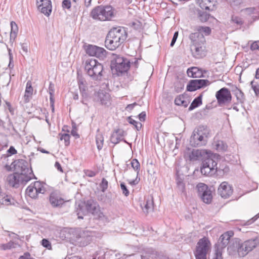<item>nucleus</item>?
<instances>
[{
	"label": "nucleus",
	"instance_id": "obj_1",
	"mask_svg": "<svg viewBox=\"0 0 259 259\" xmlns=\"http://www.w3.org/2000/svg\"><path fill=\"white\" fill-rule=\"evenodd\" d=\"M127 32L124 27H114L108 33L105 44L106 47L110 50H115L126 40Z\"/></svg>",
	"mask_w": 259,
	"mask_h": 259
},
{
	"label": "nucleus",
	"instance_id": "obj_2",
	"mask_svg": "<svg viewBox=\"0 0 259 259\" xmlns=\"http://www.w3.org/2000/svg\"><path fill=\"white\" fill-rule=\"evenodd\" d=\"M209 135V131L206 126H199L194 129L190 137V145L194 147L205 145Z\"/></svg>",
	"mask_w": 259,
	"mask_h": 259
},
{
	"label": "nucleus",
	"instance_id": "obj_3",
	"mask_svg": "<svg viewBox=\"0 0 259 259\" xmlns=\"http://www.w3.org/2000/svg\"><path fill=\"white\" fill-rule=\"evenodd\" d=\"M90 16L97 21H110L114 17V10L110 6H98L94 8Z\"/></svg>",
	"mask_w": 259,
	"mask_h": 259
},
{
	"label": "nucleus",
	"instance_id": "obj_4",
	"mask_svg": "<svg viewBox=\"0 0 259 259\" xmlns=\"http://www.w3.org/2000/svg\"><path fill=\"white\" fill-rule=\"evenodd\" d=\"M84 70L93 80H98L102 76L103 66L96 59H88L85 62Z\"/></svg>",
	"mask_w": 259,
	"mask_h": 259
},
{
	"label": "nucleus",
	"instance_id": "obj_5",
	"mask_svg": "<svg viewBox=\"0 0 259 259\" xmlns=\"http://www.w3.org/2000/svg\"><path fill=\"white\" fill-rule=\"evenodd\" d=\"M219 170L217 167V161L216 158L211 152L208 154V156L206 157L202 162L201 172L206 176H212Z\"/></svg>",
	"mask_w": 259,
	"mask_h": 259
},
{
	"label": "nucleus",
	"instance_id": "obj_6",
	"mask_svg": "<svg viewBox=\"0 0 259 259\" xmlns=\"http://www.w3.org/2000/svg\"><path fill=\"white\" fill-rule=\"evenodd\" d=\"M99 211V205L98 203L93 200L89 199L86 201L79 203L76 207V212L78 219H83V216L80 215V213L85 215L88 213L97 214Z\"/></svg>",
	"mask_w": 259,
	"mask_h": 259
},
{
	"label": "nucleus",
	"instance_id": "obj_7",
	"mask_svg": "<svg viewBox=\"0 0 259 259\" xmlns=\"http://www.w3.org/2000/svg\"><path fill=\"white\" fill-rule=\"evenodd\" d=\"M113 59L111 61V68H114L118 75L126 72L130 69L131 61L127 58L116 54H113Z\"/></svg>",
	"mask_w": 259,
	"mask_h": 259
},
{
	"label": "nucleus",
	"instance_id": "obj_8",
	"mask_svg": "<svg viewBox=\"0 0 259 259\" xmlns=\"http://www.w3.org/2000/svg\"><path fill=\"white\" fill-rule=\"evenodd\" d=\"M210 248L211 243L208 238L204 237L199 239L194 252L196 259H207Z\"/></svg>",
	"mask_w": 259,
	"mask_h": 259
},
{
	"label": "nucleus",
	"instance_id": "obj_9",
	"mask_svg": "<svg viewBox=\"0 0 259 259\" xmlns=\"http://www.w3.org/2000/svg\"><path fill=\"white\" fill-rule=\"evenodd\" d=\"M14 169L16 172L23 176H30L31 180L34 177L32 170L29 168L28 162L23 159H19L15 162Z\"/></svg>",
	"mask_w": 259,
	"mask_h": 259
},
{
	"label": "nucleus",
	"instance_id": "obj_10",
	"mask_svg": "<svg viewBox=\"0 0 259 259\" xmlns=\"http://www.w3.org/2000/svg\"><path fill=\"white\" fill-rule=\"evenodd\" d=\"M45 192L44 184L39 181L32 183L26 190V194L33 199L37 198L38 194H44Z\"/></svg>",
	"mask_w": 259,
	"mask_h": 259
},
{
	"label": "nucleus",
	"instance_id": "obj_11",
	"mask_svg": "<svg viewBox=\"0 0 259 259\" xmlns=\"http://www.w3.org/2000/svg\"><path fill=\"white\" fill-rule=\"evenodd\" d=\"M30 180H31L30 176H23V175H19L18 172L9 175L6 179L8 184L15 188H18L20 184H26Z\"/></svg>",
	"mask_w": 259,
	"mask_h": 259
},
{
	"label": "nucleus",
	"instance_id": "obj_12",
	"mask_svg": "<svg viewBox=\"0 0 259 259\" xmlns=\"http://www.w3.org/2000/svg\"><path fill=\"white\" fill-rule=\"evenodd\" d=\"M234 235L232 231H227L223 234L219 239L218 243L215 245V252L222 254L223 250L230 243L231 237Z\"/></svg>",
	"mask_w": 259,
	"mask_h": 259
},
{
	"label": "nucleus",
	"instance_id": "obj_13",
	"mask_svg": "<svg viewBox=\"0 0 259 259\" xmlns=\"http://www.w3.org/2000/svg\"><path fill=\"white\" fill-rule=\"evenodd\" d=\"M227 249L229 255L235 257H243L240 252V251L242 252L243 249L242 247V241L239 238H235L232 239Z\"/></svg>",
	"mask_w": 259,
	"mask_h": 259
},
{
	"label": "nucleus",
	"instance_id": "obj_14",
	"mask_svg": "<svg viewBox=\"0 0 259 259\" xmlns=\"http://www.w3.org/2000/svg\"><path fill=\"white\" fill-rule=\"evenodd\" d=\"M87 54L91 56H95L100 59H104L106 56V51L101 47L89 45L85 48Z\"/></svg>",
	"mask_w": 259,
	"mask_h": 259
},
{
	"label": "nucleus",
	"instance_id": "obj_15",
	"mask_svg": "<svg viewBox=\"0 0 259 259\" xmlns=\"http://www.w3.org/2000/svg\"><path fill=\"white\" fill-rule=\"evenodd\" d=\"M210 151L203 149H193L189 153L185 154L190 161L203 160L206 157L208 156Z\"/></svg>",
	"mask_w": 259,
	"mask_h": 259
},
{
	"label": "nucleus",
	"instance_id": "obj_16",
	"mask_svg": "<svg viewBox=\"0 0 259 259\" xmlns=\"http://www.w3.org/2000/svg\"><path fill=\"white\" fill-rule=\"evenodd\" d=\"M215 96L220 105L230 102L232 99L230 92L226 88H223L218 91L216 93Z\"/></svg>",
	"mask_w": 259,
	"mask_h": 259
},
{
	"label": "nucleus",
	"instance_id": "obj_17",
	"mask_svg": "<svg viewBox=\"0 0 259 259\" xmlns=\"http://www.w3.org/2000/svg\"><path fill=\"white\" fill-rule=\"evenodd\" d=\"M94 100L106 106H109L111 104L110 94L103 90H100L95 93Z\"/></svg>",
	"mask_w": 259,
	"mask_h": 259
},
{
	"label": "nucleus",
	"instance_id": "obj_18",
	"mask_svg": "<svg viewBox=\"0 0 259 259\" xmlns=\"http://www.w3.org/2000/svg\"><path fill=\"white\" fill-rule=\"evenodd\" d=\"M259 244V239L258 238L253 239H249L242 242V247L243 250L242 252L240 251V254L242 256H245L250 251L252 250L257 244Z\"/></svg>",
	"mask_w": 259,
	"mask_h": 259
},
{
	"label": "nucleus",
	"instance_id": "obj_19",
	"mask_svg": "<svg viewBox=\"0 0 259 259\" xmlns=\"http://www.w3.org/2000/svg\"><path fill=\"white\" fill-rule=\"evenodd\" d=\"M209 84V82L207 79L191 80L187 85V90L189 92L195 91L204 88Z\"/></svg>",
	"mask_w": 259,
	"mask_h": 259
},
{
	"label": "nucleus",
	"instance_id": "obj_20",
	"mask_svg": "<svg viewBox=\"0 0 259 259\" xmlns=\"http://www.w3.org/2000/svg\"><path fill=\"white\" fill-rule=\"evenodd\" d=\"M38 9L45 16L48 17L52 12V2L51 0H36Z\"/></svg>",
	"mask_w": 259,
	"mask_h": 259
},
{
	"label": "nucleus",
	"instance_id": "obj_21",
	"mask_svg": "<svg viewBox=\"0 0 259 259\" xmlns=\"http://www.w3.org/2000/svg\"><path fill=\"white\" fill-rule=\"evenodd\" d=\"M204 43L190 45V50L194 57L201 58L205 55Z\"/></svg>",
	"mask_w": 259,
	"mask_h": 259
},
{
	"label": "nucleus",
	"instance_id": "obj_22",
	"mask_svg": "<svg viewBox=\"0 0 259 259\" xmlns=\"http://www.w3.org/2000/svg\"><path fill=\"white\" fill-rule=\"evenodd\" d=\"M219 194L223 198L227 199L233 194V188L227 182H222L218 189Z\"/></svg>",
	"mask_w": 259,
	"mask_h": 259
},
{
	"label": "nucleus",
	"instance_id": "obj_23",
	"mask_svg": "<svg viewBox=\"0 0 259 259\" xmlns=\"http://www.w3.org/2000/svg\"><path fill=\"white\" fill-rule=\"evenodd\" d=\"M125 136V132L122 129L118 128L115 130L110 137L111 143L117 144L123 140V137Z\"/></svg>",
	"mask_w": 259,
	"mask_h": 259
},
{
	"label": "nucleus",
	"instance_id": "obj_24",
	"mask_svg": "<svg viewBox=\"0 0 259 259\" xmlns=\"http://www.w3.org/2000/svg\"><path fill=\"white\" fill-rule=\"evenodd\" d=\"M191 44H197L205 42V39L203 34L198 32L192 33L189 35Z\"/></svg>",
	"mask_w": 259,
	"mask_h": 259
},
{
	"label": "nucleus",
	"instance_id": "obj_25",
	"mask_svg": "<svg viewBox=\"0 0 259 259\" xmlns=\"http://www.w3.org/2000/svg\"><path fill=\"white\" fill-rule=\"evenodd\" d=\"M187 73L188 76L192 78H199L203 76L202 71L197 67L188 68Z\"/></svg>",
	"mask_w": 259,
	"mask_h": 259
},
{
	"label": "nucleus",
	"instance_id": "obj_26",
	"mask_svg": "<svg viewBox=\"0 0 259 259\" xmlns=\"http://www.w3.org/2000/svg\"><path fill=\"white\" fill-rule=\"evenodd\" d=\"M50 202L52 206L58 207L64 203V200L55 193H52L50 196Z\"/></svg>",
	"mask_w": 259,
	"mask_h": 259
},
{
	"label": "nucleus",
	"instance_id": "obj_27",
	"mask_svg": "<svg viewBox=\"0 0 259 259\" xmlns=\"http://www.w3.org/2000/svg\"><path fill=\"white\" fill-rule=\"evenodd\" d=\"M232 92L234 93L237 101L240 103H243L245 98L243 92L236 86L233 87Z\"/></svg>",
	"mask_w": 259,
	"mask_h": 259
},
{
	"label": "nucleus",
	"instance_id": "obj_28",
	"mask_svg": "<svg viewBox=\"0 0 259 259\" xmlns=\"http://www.w3.org/2000/svg\"><path fill=\"white\" fill-rule=\"evenodd\" d=\"M78 87L82 97L83 98H87L88 94L87 92L88 87L85 84V81L83 79H79L78 80Z\"/></svg>",
	"mask_w": 259,
	"mask_h": 259
},
{
	"label": "nucleus",
	"instance_id": "obj_29",
	"mask_svg": "<svg viewBox=\"0 0 259 259\" xmlns=\"http://www.w3.org/2000/svg\"><path fill=\"white\" fill-rule=\"evenodd\" d=\"M144 208L143 210L144 212L148 213L149 211L153 210V200L152 196H148L146 199H145V201L143 203Z\"/></svg>",
	"mask_w": 259,
	"mask_h": 259
},
{
	"label": "nucleus",
	"instance_id": "obj_30",
	"mask_svg": "<svg viewBox=\"0 0 259 259\" xmlns=\"http://www.w3.org/2000/svg\"><path fill=\"white\" fill-rule=\"evenodd\" d=\"M190 102L185 99V96L183 95L178 96L175 99V103L178 106H181L187 107Z\"/></svg>",
	"mask_w": 259,
	"mask_h": 259
},
{
	"label": "nucleus",
	"instance_id": "obj_31",
	"mask_svg": "<svg viewBox=\"0 0 259 259\" xmlns=\"http://www.w3.org/2000/svg\"><path fill=\"white\" fill-rule=\"evenodd\" d=\"M96 142L98 149L100 150L103 147L104 137L102 134L100 132L99 129H98L97 130V134L96 137Z\"/></svg>",
	"mask_w": 259,
	"mask_h": 259
},
{
	"label": "nucleus",
	"instance_id": "obj_32",
	"mask_svg": "<svg viewBox=\"0 0 259 259\" xmlns=\"http://www.w3.org/2000/svg\"><path fill=\"white\" fill-rule=\"evenodd\" d=\"M197 4L202 9L209 10L212 3L210 0H196Z\"/></svg>",
	"mask_w": 259,
	"mask_h": 259
},
{
	"label": "nucleus",
	"instance_id": "obj_33",
	"mask_svg": "<svg viewBox=\"0 0 259 259\" xmlns=\"http://www.w3.org/2000/svg\"><path fill=\"white\" fill-rule=\"evenodd\" d=\"M196 189L198 196L201 197L209 189L206 184L200 183L197 185Z\"/></svg>",
	"mask_w": 259,
	"mask_h": 259
},
{
	"label": "nucleus",
	"instance_id": "obj_34",
	"mask_svg": "<svg viewBox=\"0 0 259 259\" xmlns=\"http://www.w3.org/2000/svg\"><path fill=\"white\" fill-rule=\"evenodd\" d=\"M202 95L195 98L189 107V110L191 111L202 104Z\"/></svg>",
	"mask_w": 259,
	"mask_h": 259
},
{
	"label": "nucleus",
	"instance_id": "obj_35",
	"mask_svg": "<svg viewBox=\"0 0 259 259\" xmlns=\"http://www.w3.org/2000/svg\"><path fill=\"white\" fill-rule=\"evenodd\" d=\"M202 200L205 203H210L212 199V195L211 191L210 189L206 191L205 193L201 196L200 197Z\"/></svg>",
	"mask_w": 259,
	"mask_h": 259
},
{
	"label": "nucleus",
	"instance_id": "obj_36",
	"mask_svg": "<svg viewBox=\"0 0 259 259\" xmlns=\"http://www.w3.org/2000/svg\"><path fill=\"white\" fill-rule=\"evenodd\" d=\"M215 148L219 152H225L227 150L228 146L222 141H218L215 144Z\"/></svg>",
	"mask_w": 259,
	"mask_h": 259
},
{
	"label": "nucleus",
	"instance_id": "obj_37",
	"mask_svg": "<svg viewBox=\"0 0 259 259\" xmlns=\"http://www.w3.org/2000/svg\"><path fill=\"white\" fill-rule=\"evenodd\" d=\"M33 93V88L32 87V83L30 80H28L26 83V89L25 91L24 97L25 98L31 97Z\"/></svg>",
	"mask_w": 259,
	"mask_h": 259
},
{
	"label": "nucleus",
	"instance_id": "obj_38",
	"mask_svg": "<svg viewBox=\"0 0 259 259\" xmlns=\"http://www.w3.org/2000/svg\"><path fill=\"white\" fill-rule=\"evenodd\" d=\"M196 30L200 33L204 34L205 35H208L211 33V29L207 26H197Z\"/></svg>",
	"mask_w": 259,
	"mask_h": 259
},
{
	"label": "nucleus",
	"instance_id": "obj_39",
	"mask_svg": "<svg viewBox=\"0 0 259 259\" xmlns=\"http://www.w3.org/2000/svg\"><path fill=\"white\" fill-rule=\"evenodd\" d=\"M131 164L133 168L136 171L137 177H138L140 170V164L139 162L137 159H133L132 160Z\"/></svg>",
	"mask_w": 259,
	"mask_h": 259
},
{
	"label": "nucleus",
	"instance_id": "obj_40",
	"mask_svg": "<svg viewBox=\"0 0 259 259\" xmlns=\"http://www.w3.org/2000/svg\"><path fill=\"white\" fill-rule=\"evenodd\" d=\"M231 22L237 26H241L243 24V21L242 19L239 16L236 15H232L231 17Z\"/></svg>",
	"mask_w": 259,
	"mask_h": 259
},
{
	"label": "nucleus",
	"instance_id": "obj_41",
	"mask_svg": "<svg viewBox=\"0 0 259 259\" xmlns=\"http://www.w3.org/2000/svg\"><path fill=\"white\" fill-rule=\"evenodd\" d=\"M251 89L253 90L256 97H259V84L254 80L250 82V83Z\"/></svg>",
	"mask_w": 259,
	"mask_h": 259
},
{
	"label": "nucleus",
	"instance_id": "obj_42",
	"mask_svg": "<svg viewBox=\"0 0 259 259\" xmlns=\"http://www.w3.org/2000/svg\"><path fill=\"white\" fill-rule=\"evenodd\" d=\"M184 87V83L180 81H178L175 83L174 90L176 93H178L182 92Z\"/></svg>",
	"mask_w": 259,
	"mask_h": 259
},
{
	"label": "nucleus",
	"instance_id": "obj_43",
	"mask_svg": "<svg viewBox=\"0 0 259 259\" xmlns=\"http://www.w3.org/2000/svg\"><path fill=\"white\" fill-rule=\"evenodd\" d=\"M59 136L60 140H64L65 146H68L70 144V135L68 134H60Z\"/></svg>",
	"mask_w": 259,
	"mask_h": 259
},
{
	"label": "nucleus",
	"instance_id": "obj_44",
	"mask_svg": "<svg viewBox=\"0 0 259 259\" xmlns=\"http://www.w3.org/2000/svg\"><path fill=\"white\" fill-rule=\"evenodd\" d=\"M127 121L130 124L134 125L138 131L141 129L142 124L133 119L131 117H128Z\"/></svg>",
	"mask_w": 259,
	"mask_h": 259
},
{
	"label": "nucleus",
	"instance_id": "obj_45",
	"mask_svg": "<svg viewBox=\"0 0 259 259\" xmlns=\"http://www.w3.org/2000/svg\"><path fill=\"white\" fill-rule=\"evenodd\" d=\"M210 14L206 12H202L199 13V18L202 22H206L209 18Z\"/></svg>",
	"mask_w": 259,
	"mask_h": 259
},
{
	"label": "nucleus",
	"instance_id": "obj_46",
	"mask_svg": "<svg viewBox=\"0 0 259 259\" xmlns=\"http://www.w3.org/2000/svg\"><path fill=\"white\" fill-rule=\"evenodd\" d=\"M14 247V242L12 241H10L9 242L6 244H2L0 245V248L1 249L6 250L8 249H10L12 247Z\"/></svg>",
	"mask_w": 259,
	"mask_h": 259
},
{
	"label": "nucleus",
	"instance_id": "obj_47",
	"mask_svg": "<svg viewBox=\"0 0 259 259\" xmlns=\"http://www.w3.org/2000/svg\"><path fill=\"white\" fill-rule=\"evenodd\" d=\"M100 187L102 192H105L108 187V181L105 179L103 178L102 182L100 184Z\"/></svg>",
	"mask_w": 259,
	"mask_h": 259
},
{
	"label": "nucleus",
	"instance_id": "obj_48",
	"mask_svg": "<svg viewBox=\"0 0 259 259\" xmlns=\"http://www.w3.org/2000/svg\"><path fill=\"white\" fill-rule=\"evenodd\" d=\"M255 9L253 7L251 8H247L241 10V12L245 13V14L247 15H251L252 14L254 13V11Z\"/></svg>",
	"mask_w": 259,
	"mask_h": 259
},
{
	"label": "nucleus",
	"instance_id": "obj_49",
	"mask_svg": "<svg viewBox=\"0 0 259 259\" xmlns=\"http://www.w3.org/2000/svg\"><path fill=\"white\" fill-rule=\"evenodd\" d=\"M177 187L179 191L182 193L185 192V186L184 183L182 181H179L177 182Z\"/></svg>",
	"mask_w": 259,
	"mask_h": 259
},
{
	"label": "nucleus",
	"instance_id": "obj_50",
	"mask_svg": "<svg viewBox=\"0 0 259 259\" xmlns=\"http://www.w3.org/2000/svg\"><path fill=\"white\" fill-rule=\"evenodd\" d=\"M120 187L122 190L123 194H124L125 196H128L130 193L129 191L127 189V187L124 183H121Z\"/></svg>",
	"mask_w": 259,
	"mask_h": 259
},
{
	"label": "nucleus",
	"instance_id": "obj_51",
	"mask_svg": "<svg viewBox=\"0 0 259 259\" xmlns=\"http://www.w3.org/2000/svg\"><path fill=\"white\" fill-rule=\"evenodd\" d=\"M70 0H63L62 4V7L63 9H69L71 8Z\"/></svg>",
	"mask_w": 259,
	"mask_h": 259
},
{
	"label": "nucleus",
	"instance_id": "obj_52",
	"mask_svg": "<svg viewBox=\"0 0 259 259\" xmlns=\"http://www.w3.org/2000/svg\"><path fill=\"white\" fill-rule=\"evenodd\" d=\"M11 32H14V33H18V27L16 23L12 21L11 22Z\"/></svg>",
	"mask_w": 259,
	"mask_h": 259
},
{
	"label": "nucleus",
	"instance_id": "obj_53",
	"mask_svg": "<svg viewBox=\"0 0 259 259\" xmlns=\"http://www.w3.org/2000/svg\"><path fill=\"white\" fill-rule=\"evenodd\" d=\"M250 49L252 51H259V40L254 41L250 46Z\"/></svg>",
	"mask_w": 259,
	"mask_h": 259
},
{
	"label": "nucleus",
	"instance_id": "obj_54",
	"mask_svg": "<svg viewBox=\"0 0 259 259\" xmlns=\"http://www.w3.org/2000/svg\"><path fill=\"white\" fill-rule=\"evenodd\" d=\"M71 135L74 137L75 139L79 138V135L77 134V128L75 125L72 126V130L71 132Z\"/></svg>",
	"mask_w": 259,
	"mask_h": 259
},
{
	"label": "nucleus",
	"instance_id": "obj_55",
	"mask_svg": "<svg viewBox=\"0 0 259 259\" xmlns=\"http://www.w3.org/2000/svg\"><path fill=\"white\" fill-rule=\"evenodd\" d=\"M178 34H179V32L178 31H176L175 32L174 34V36H173V37H172V39L171 40V41L170 42V46L171 47H173L174 45H175L177 38H178Z\"/></svg>",
	"mask_w": 259,
	"mask_h": 259
},
{
	"label": "nucleus",
	"instance_id": "obj_56",
	"mask_svg": "<svg viewBox=\"0 0 259 259\" xmlns=\"http://www.w3.org/2000/svg\"><path fill=\"white\" fill-rule=\"evenodd\" d=\"M42 245L46 248H49L51 246L50 242L46 239H43L41 241Z\"/></svg>",
	"mask_w": 259,
	"mask_h": 259
},
{
	"label": "nucleus",
	"instance_id": "obj_57",
	"mask_svg": "<svg viewBox=\"0 0 259 259\" xmlns=\"http://www.w3.org/2000/svg\"><path fill=\"white\" fill-rule=\"evenodd\" d=\"M11 198L8 196H7L6 197H4L2 199V202L3 204H5L6 205H9L10 204H11Z\"/></svg>",
	"mask_w": 259,
	"mask_h": 259
},
{
	"label": "nucleus",
	"instance_id": "obj_58",
	"mask_svg": "<svg viewBox=\"0 0 259 259\" xmlns=\"http://www.w3.org/2000/svg\"><path fill=\"white\" fill-rule=\"evenodd\" d=\"M17 33L11 32L10 35V42L13 43L17 37Z\"/></svg>",
	"mask_w": 259,
	"mask_h": 259
},
{
	"label": "nucleus",
	"instance_id": "obj_59",
	"mask_svg": "<svg viewBox=\"0 0 259 259\" xmlns=\"http://www.w3.org/2000/svg\"><path fill=\"white\" fill-rule=\"evenodd\" d=\"M19 259H35L31 257L30 254L28 252H26L23 255L20 256Z\"/></svg>",
	"mask_w": 259,
	"mask_h": 259
},
{
	"label": "nucleus",
	"instance_id": "obj_60",
	"mask_svg": "<svg viewBox=\"0 0 259 259\" xmlns=\"http://www.w3.org/2000/svg\"><path fill=\"white\" fill-rule=\"evenodd\" d=\"M138 116L140 121H144L146 116V112L145 111L142 112L140 114H139Z\"/></svg>",
	"mask_w": 259,
	"mask_h": 259
},
{
	"label": "nucleus",
	"instance_id": "obj_61",
	"mask_svg": "<svg viewBox=\"0 0 259 259\" xmlns=\"http://www.w3.org/2000/svg\"><path fill=\"white\" fill-rule=\"evenodd\" d=\"M55 92L54 90V85L52 82L50 83L49 87V92L50 95H52L54 94Z\"/></svg>",
	"mask_w": 259,
	"mask_h": 259
},
{
	"label": "nucleus",
	"instance_id": "obj_62",
	"mask_svg": "<svg viewBox=\"0 0 259 259\" xmlns=\"http://www.w3.org/2000/svg\"><path fill=\"white\" fill-rule=\"evenodd\" d=\"M8 152L10 155L17 153V150L13 146H11L8 150Z\"/></svg>",
	"mask_w": 259,
	"mask_h": 259
},
{
	"label": "nucleus",
	"instance_id": "obj_63",
	"mask_svg": "<svg viewBox=\"0 0 259 259\" xmlns=\"http://www.w3.org/2000/svg\"><path fill=\"white\" fill-rule=\"evenodd\" d=\"M139 180L140 179L138 180V177L137 176L135 180L128 181V183L132 186H135L138 184V183L139 182Z\"/></svg>",
	"mask_w": 259,
	"mask_h": 259
},
{
	"label": "nucleus",
	"instance_id": "obj_64",
	"mask_svg": "<svg viewBox=\"0 0 259 259\" xmlns=\"http://www.w3.org/2000/svg\"><path fill=\"white\" fill-rule=\"evenodd\" d=\"M6 105H7V108H8V109L9 110V111L11 112V113L13 115L14 114V110L12 108L11 104L9 102H7Z\"/></svg>",
	"mask_w": 259,
	"mask_h": 259
}]
</instances>
